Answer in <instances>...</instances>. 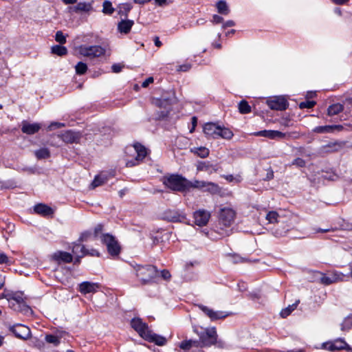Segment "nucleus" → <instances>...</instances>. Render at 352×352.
Listing matches in <instances>:
<instances>
[{"label": "nucleus", "instance_id": "nucleus-33", "mask_svg": "<svg viewBox=\"0 0 352 352\" xmlns=\"http://www.w3.org/2000/svg\"><path fill=\"white\" fill-rule=\"evenodd\" d=\"M344 110V105L340 103H335L329 106L327 109V115L333 116L338 115Z\"/></svg>", "mask_w": 352, "mask_h": 352}, {"label": "nucleus", "instance_id": "nucleus-58", "mask_svg": "<svg viewBox=\"0 0 352 352\" xmlns=\"http://www.w3.org/2000/svg\"><path fill=\"white\" fill-rule=\"evenodd\" d=\"M92 233L89 230H86L81 233L78 241L82 243L84 241H87L88 239L91 237Z\"/></svg>", "mask_w": 352, "mask_h": 352}, {"label": "nucleus", "instance_id": "nucleus-45", "mask_svg": "<svg viewBox=\"0 0 352 352\" xmlns=\"http://www.w3.org/2000/svg\"><path fill=\"white\" fill-rule=\"evenodd\" d=\"M85 250V246L84 245H82L80 242L78 241L74 243L72 249V252L74 255H80L84 253Z\"/></svg>", "mask_w": 352, "mask_h": 352}, {"label": "nucleus", "instance_id": "nucleus-24", "mask_svg": "<svg viewBox=\"0 0 352 352\" xmlns=\"http://www.w3.org/2000/svg\"><path fill=\"white\" fill-rule=\"evenodd\" d=\"M9 302V307L15 311L22 313L25 315L32 314L33 311L32 308L27 304H21L14 300Z\"/></svg>", "mask_w": 352, "mask_h": 352}, {"label": "nucleus", "instance_id": "nucleus-63", "mask_svg": "<svg viewBox=\"0 0 352 352\" xmlns=\"http://www.w3.org/2000/svg\"><path fill=\"white\" fill-rule=\"evenodd\" d=\"M10 263V260L7 255L3 252H0V264H8Z\"/></svg>", "mask_w": 352, "mask_h": 352}, {"label": "nucleus", "instance_id": "nucleus-7", "mask_svg": "<svg viewBox=\"0 0 352 352\" xmlns=\"http://www.w3.org/2000/svg\"><path fill=\"white\" fill-rule=\"evenodd\" d=\"M133 148L136 153V156L134 159L126 162V165L128 167H133L137 166L140 162L148 155L146 148L140 142H135L133 144Z\"/></svg>", "mask_w": 352, "mask_h": 352}, {"label": "nucleus", "instance_id": "nucleus-55", "mask_svg": "<svg viewBox=\"0 0 352 352\" xmlns=\"http://www.w3.org/2000/svg\"><path fill=\"white\" fill-rule=\"evenodd\" d=\"M55 40L60 44H65L67 42L66 37L61 31H57L55 35Z\"/></svg>", "mask_w": 352, "mask_h": 352}, {"label": "nucleus", "instance_id": "nucleus-48", "mask_svg": "<svg viewBox=\"0 0 352 352\" xmlns=\"http://www.w3.org/2000/svg\"><path fill=\"white\" fill-rule=\"evenodd\" d=\"M1 190L3 189H14L17 187L16 182L14 179H9L0 183Z\"/></svg>", "mask_w": 352, "mask_h": 352}, {"label": "nucleus", "instance_id": "nucleus-61", "mask_svg": "<svg viewBox=\"0 0 352 352\" xmlns=\"http://www.w3.org/2000/svg\"><path fill=\"white\" fill-rule=\"evenodd\" d=\"M269 130H262L256 132H254L250 135L256 137H265L268 138Z\"/></svg>", "mask_w": 352, "mask_h": 352}, {"label": "nucleus", "instance_id": "nucleus-15", "mask_svg": "<svg viewBox=\"0 0 352 352\" xmlns=\"http://www.w3.org/2000/svg\"><path fill=\"white\" fill-rule=\"evenodd\" d=\"M210 217V212L204 209H199L193 212L195 223L199 227L206 226Z\"/></svg>", "mask_w": 352, "mask_h": 352}, {"label": "nucleus", "instance_id": "nucleus-56", "mask_svg": "<svg viewBox=\"0 0 352 352\" xmlns=\"http://www.w3.org/2000/svg\"><path fill=\"white\" fill-rule=\"evenodd\" d=\"M179 346L182 350H190L192 348L191 340H184L182 341L179 343Z\"/></svg>", "mask_w": 352, "mask_h": 352}, {"label": "nucleus", "instance_id": "nucleus-49", "mask_svg": "<svg viewBox=\"0 0 352 352\" xmlns=\"http://www.w3.org/2000/svg\"><path fill=\"white\" fill-rule=\"evenodd\" d=\"M172 110L163 109L162 110L157 111L155 113V119L157 120H162L168 117Z\"/></svg>", "mask_w": 352, "mask_h": 352}, {"label": "nucleus", "instance_id": "nucleus-5", "mask_svg": "<svg viewBox=\"0 0 352 352\" xmlns=\"http://www.w3.org/2000/svg\"><path fill=\"white\" fill-rule=\"evenodd\" d=\"M162 219L171 223H187L186 214L179 210L166 209L162 214Z\"/></svg>", "mask_w": 352, "mask_h": 352}, {"label": "nucleus", "instance_id": "nucleus-62", "mask_svg": "<svg viewBox=\"0 0 352 352\" xmlns=\"http://www.w3.org/2000/svg\"><path fill=\"white\" fill-rule=\"evenodd\" d=\"M63 126H65V124L63 123L58 122H53L49 125L48 130L52 131L54 129H59Z\"/></svg>", "mask_w": 352, "mask_h": 352}, {"label": "nucleus", "instance_id": "nucleus-14", "mask_svg": "<svg viewBox=\"0 0 352 352\" xmlns=\"http://www.w3.org/2000/svg\"><path fill=\"white\" fill-rule=\"evenodd\" d=\"M345 146L344 142L341 141H334L329 142L327 144L322 146L319 148V153L320 155H325L331 153L338 152L342 148H343Z\"/></svg>", "mask_w": 352, "mask_h": 352}, {"label": "nucleus", "instance_id": "nucleus-4", "mask_svg": "<svg viewBox=\"0 0 352 352\" xmlns=\"http://www.w3.org/2000/svg\"><path fill=\"white\" fill-rule=\"evenodd\" d=\"M100 240L107 248L108 254L112 257H117L122 251V247L116 238L110 233L100 236Z\"/></svg>", "mask_w": 352, "mask_h": 352}, {"label": "nucleus", "instance_id": "nucleus-28", "mask_svg": "<svg viewBox=\"0 0 352 352\" xmlns=\"http://www.w3.org/2000/svg\"><path fill=\"white\" fill-rule=\"evenodd\" d=\"M5 298L7 299L8 302L14 300V302L21 304H27L25 300L24 293L23 292L18 291L14 292H8L7 294L5 295Z\"/></svg>", "mask_w": 352, "mask_h": 352}, {"label": "nucleus", "instance_id": "nucleus-46", "mask_svg": "<svg viewBox=\"0 0 352 352\" xmlns=\"http://www.w3.org/2000/svg\"><path fill=\"white\" fill-rule=\"evenodd\" d=\"M88 69L86 63L83 62H78L75 66V72L77 75L81 76L85 74Z\"/></svg>", "mask_w": 352, "mask_h": 352}, {"label": "nucleus", "instance_id": "nucleus-11", "mask_svg": "<svg viewBox=\"0 0 352 352\" xmlns=\"http://www.w3.org/2000/svg\"><path fill=\"white\" fill-rule=\"evenodd\" d=\"M9 331L14 336L21 340H28L31 337V331L30 328L21 324H16L9 327Z\"/></svg>", "mask_w": 352, "mask_h": 352}, {"label": "nucleus", "instance_id": "nucleus-2", "mask_svg": "<svg viewBox=\"0 0 352 352\" xmlns=\"http://www.w3.org/2000/svg\"><path fill=\"white\" fill-rule=\"evenodd\" d=\"M162 183L166 188L174 192H184L189 190L188 180L179 174L164 176Z\"/></svg>", "mask_w": 352, "mask_h": 352}, {"label": "nucleus", "instance_id": "nucleus-6", "mask_svg": "<svg viewBox=\"0 0 352 352\" xmlns=\"http://www.w3.org/2000/svg\"><path fill=\"white\" fill-rule=\"evenodd\" d=\"M105 52V49L100 45H81L79 47L80 54L85 57L98 58L104 56Z\"/></svg>", "mask_w": 352, "mask_h": 352}, {"label": "nucleus", "instance_id": "nucleus-39", "mask_svg": "<svg viewBox=\"0 0 352 352\" xmlns=\"http://www.w3.org/2000/svg\"><path fill=\"white\" fill-rule=\"evenodd\" d=\"M51 52L59 56H63L67 54L68 50L67 47L65 46L60 45H56L52 47Z\"/></svg>", "mask_w": 352, "mask_h": 352}, {"label": "nucleus", "instance_id": "nucleus-22", "mask_svg": "<svg viewBox=\"0 0 352 352\" xmlns=\"http://www.w3.org/2000/svg\"><path fill=\"white\" fill-rule=\"evenodd\" d=\"M41 129V124L40 123H30L27 120L22 122L21 131L23 133L27 135H34L39 131Z\"/></svg>", "mask_w": 352, "mask_h": 352}, {"label": "nucleus", "instance_id": "nucleus-41", "mask_svg": "<svg viewBox=\"0 0 352 352\" xmlns=\"http://www.w3.org/2000/svg\"><path fill=\"white\" fill-rule=\"evenodd\" d=\"M239 113L241 114H247L251 112V107L245 100H242L238 104Z\"/></svg>", "mask_w": 352, "mask_h": 352}, {"label": "nucleus", "instance_id": "nucleus-13", "mask_svg": "<svg viewBox=\"0 0 352 352\" xmlns=\"http://www.w3.org/2000/svg\"><path fill=\"white\" fill-rule=\"evenodd\" d=\"M175 101V94L173 93L171 95L166 96L163 94L160 98H154L153 104L160 109H166L172 110V105Z\"/></svg>", "mask_w": 352, "mask_h": 352}, {"label": "nucleus", "instance_id": "nucleus-19", "mask_svg": "<svg viewBox=\"0 0 352 352\" xmlns=\"http://www.w3.org/2000/svg\"><path fill=\"white\" fill-rule=\"evenodd\" d=\"M220 125L214 122H207L204 124L203 131L208 139H218Z\"/></svg>", "mask_w": 352, "mask_h": 352}, {"label": "nucleus", "instance_id": "nucleus-51", "mask_svg": "<svg viewBox=\"0 0 352 352\" xmlns=\"http://www.w3.org/2000/svg\"><path fill=\"white\" fill-rule=\"evenodd\" d=\"M278 217L279 215L276 211H270L266 215V219L268 220L270 223H276V224H278V222H280L278 220Z\"/></svg>", "mask_w": 352, "mask_h": 352}, {"label": "nucleus", "instance_id": "nucleus-43", "mask_svg": "<svg viewBox=\"0 0 352 352\" xmlns=\"http://www.w3.org/2000/svg\"><path fill=\"white\" fill-rule=\"evenodd\" d=\"M107 181V177L106 176H102L100 175H96L93 182H91V186L93 188L100 186L104 184Z\"/></svg>", "mask_w": 352, "mask_h": 352}, {"label": "nucleus", "instance_id": "nucleus-60", "mask_svg": "<svg viewBox=\"0 0 352 352\" xmlns=\"http://www.w3.org/2000/svg\"><path fill=\"white\" fill-rule=\"evenodd\" d=\"M199 308L211 320L213 309L203 305H199Z\"/></svg>", "mask_w": 352, "mask_h": 352}, {"label": "nucleus", "instance_id": "nucleus-26", "mask_svg": "<svg viewBox=\"0 0 352 352\" xmlns=\"http://www.w3.org/2000/svg\"><path fill=\"white\" fill-rule=\"evenodd\" d=\"M289 230L290 227L289 225L284 222H278V224L272 228V232L275 236L282 237L285 236Z\"/></svg>", "mask_w": 352, "mask_h": 352}, {"label": "nucleus", "instance_id": "nucleus-21", "mask_svg": "<svg viewBox=\"0 0 352 352\" xmlns=\"http://www.w3.org/2000/svg\"><path fill=\"white\" fill-rule=\"evenodd\" d=\"M100 288V285L97 283H91L89 281H84L79 284L78 291L84 295L90 293H96Z\"/></svg>", "mask_w": 352, "mask_h": 352}, {"label": "nucleus", "instance_id": "nucleus-12", "mask_svg": "<svg viewBox=\"0 0 352 352\" xmlns=\"http://www.w3.org/2000/svg\"><path fill=\"white\" fill-rule=\"evenodd\" d=\"M345 344L346 340L344 338H338L322 343L321 348L330 352H336L344 350Z\"/></svg>", "mask_w": 352, "mask_h": 352}, {"label": "nucleus", "instance_id": "nucleus-1", "mask_svg": "<svg viewBox=\"0 0 352 352\" xmlns=\"http://www.w3.org/2000/svg\"><path fill=\"white\" fill-rule=\"evenodd\" d=\"M193 331L201 340V343L204 348H210L214 346L218 349H224L226 346V342L223 340L219 339V336L216 327H214L201 328V331L195 328Z\"/></svg>", "mask_w": 352, "mask_h": 352}, {"label": "nucleus", "instance_id": "nucleus-35", "mask_svg": "<svg viewBox=\"0 0 352 352\" xmlns=\"http://www.w3.org/2000/svg\"><path fill=\"white\" fill-rule=\"evenodd\" d=\"M205 191H207L212 195H218L221 192V187L216 183L208 182Z\"/></svg>", "mask_w": 352, "mask_h": 352}, {"label": "nucleus", "instance_id": "nucleus-59", "mask_svg": "<svg viewBox=\"0 0 352 352\" xmlns=\"http://www.w3.org/2000/svg\"><path fill=\"white\" fill-rule=\"evenodd\" d=\"M292 165L296 166L299 168H303L306 166V162L300 157H297L292 161Z\"/></svg>", "mask_w": 352, "mask_h": 352}, {"label": "nucleus", "instance_id": "nucleus-23", "mask_svg": "<svg viewBox=\"0 0 352 352\" xmlns=\"http://www.w3.org/2000/svg\"><path fill=\"white\" fill-rule=\"evenodd\" d=\"M59 136L67 144L78 143L80 140V134L71 130L66 131Z\"/></svg>", "mask_w": 352, "mask_h": 352}, {"label": "nucleus", "instance_id": "nucleus-9", "mask_svg": "<svg viewBox=\"0 0 352 352\" xmlns=\"http://www.w3.org/2000/svg\"><path fill=\"white\" fill-rule=\"evenodd\" d=\"M267 106L272 110L285 111L289 107L287 100L282 96H274L267 100Z\"/></svg>", "mask_w": 352, "mask_h": 352}, {"label": "nucleus", "instance_id": "nucleus-64", "mask_svg": "<svg viewBox=\"0 0 352 352\" xmlns=\"http://www.w3.org/2000/svg\"><path fill=\"white\" fill-rule=\"evenodd\" d=\"M169 3L168 0H154V4L159 7H164Z\"/></svg>", "mask_w": 352, "mask_h": 352}, {"label": "nucleus", "instance_id": "nucleus-25", "mask_svg": "<svg viewBox=\"0 0 352 352\" xmlns=\"http://www.w3.org/2000/svg\"><path fill=\"white\" fill-rule=\"evenodd\" d=\"M34 211L35 213L44 217L52 216L54 212V210L50 206L45 204H36L34 206Z\"/></svg>", "mask_w": 352, "mask_h": 352}, {"label": "nucleus", "instance_id": "nucleus-16", "mask_svg": "<svg viewBox=\"0 0 352 352\" xmlns=\"http://www.w3.org/2000/svg\"><path fill=\"white\" fill-rule=\"evenodd\" d=\"M344 274L341 272L333 271L329 274H322L320 282L324 285H329L338 281L344 280Z\"/></svg>", "mask_w": 352, "mask_h": 352}, {"label": "nucleus", "instance_id": "nucleus-10", "mask_svg": "<svg viewBox=\"0 0 352 352\" xmlns=\"http://www.w3.org/2000/svg\"><path fill=\"white\" fill-rule=\"evenodd\" d=\"M130 324L142 339L146 337L148 332L151 330L148 324L143 322L142 319L138 317L132 318Z\"/></svg>", "mask_w": 352, "mask_h": 352}, {"label": "nucleus", "instance_id": "nucleus-53", "mask_svg": "<svg viewBox=\"0 0 352 352\" xmlns=\"http://www.w3.org/2000/svg\"><path fill=\"white\" fill-rule=\"evenodd\" d=\"M104 230V225L102 223H98L97 224L95 228H94L93 235L94 239H98L99 236L102 234V231Z\"/></svg>", "mask_w": 352, "mask_h": 352}, {"label": "nucleus", "instance_id": "nucleus-50", "mask_svg": "<svg viewBox=\"0 0 352 352\" xmlns=\"http://www.w3.org/2000/svg\"><path fill=\"white\" fill-rule=\"evenodd\" d=\"M207 183H208V182H205V181L195 180L194 182H191L188 181V184L190 185L189 189L190 188H198V189L205 188L206 187Z\"/></svg>", "mask_w": 352, "mask_h": 352}, {"label": "nucleus", "instance_id": "nucleus-8", "mask_svg": "<svg viewBox=\"0 0 352 352\" xmlns=\"http://www.w3.org/2000/svg\"><path fill=\"white\" fill-rule=\"evenodd\" d=\"M236 216L235 211L230 208H223L220 210L219 216V224L229 227L233 223Z\"/></svg>", "mask_w": 352, "mask_h": 352}, {"label": "nucleus", "instance_id": "nucleus-30", "mask_svg": "<svg viewBox=\"0 0 352 352\" xmlns=\"http://www.w3.org/2000/svg\"><path fill=\"white\" fill-rule=\"evenodd\" d=\"M133 6L130 3H120L117 7L118 14L127 19Z\"/></svg>", "mask_w": 352, "mask_h": 352}, {"label": "nucleus", "instance_id": "nucleus-3", "mask_svg": "<svg viewBox=\"0 0 352 352\" xmlns=\"http://www.w3.org/2000/svg\"><path fill=\"white\" fill-rule=\"evenodd\" d=\"M133 268L142 285L153 282L158 272L157 267L153 265H136Z\"/></svg>", "mask_w": 352, "mask_h": 352}, {"label": "nucleus", "instance_id": "nucleus-27", "mask_svg": "<svg viewBox=\"0 0 352 352\" xmlns=\"http://www.w3.org/2000/svg\"><path fill=\"white\" fill-rule=\"evenodd\" d=\"M134 25V21L131 19H122L118 23V30L121 34H129L133 25Z\"/></svg>", "mask_w": 352, "mask_h": 352}, {"label": "nucleus", "instance_id": "nucleus-17", "mask_svg": "<svg viewBox=\"0 0 352 352\" xmlns=\"http://www.w3.org/2000/svg\"><path fill=\"white\" fill-rule=\"evenodd\" d=\"M197 171L207 172L211 175L214 173H218L222 170V167L219 164H213L209 161H200L197 164Z\"/></svg>", "mask_w": 352, "mask_h": 352}, {"label": "nucleus", "instance_id": "nucleus-40", "mask_svg": "<svg viewBox=\"0 0 352 352\" xmlns=\"http://www.w3.org/2000/svg\"><path fill=\"white\" fill-rule=\"evenodd\" d=\"M352 328V314L346 316L340 324L342 331H349Z\"/></svg>", "mask_w": 352, "mask_h": 352}, {"label": "nucleus", "instance_id": "nucleus-57", "mask_svg": "<svg viewBox=\"0 0 352 352\" xmlns=\"http://www.w3.org/2000/svg\"><path fill=\"white\" fill-rule=\"evenodd\" d=\"M83 255L85 256H96L100 257V253L96 249L88 250L85 248V250L84 251Z\"/></svg>", "mask_w": 352, "mask_h": 352}, {"label": "nucleus", "instance_id": "nucleus-32", "mask_svg": "<svg viewBox=\"0 0 352 352\" xmlns=\"http://www.w3.org/2000/svg\"><path fill=\"white\" fill-rule=\"evenodd\" d=\"M71 9L76 13L80 12H88L92 10V5L90 3L79 2Z\"/></svg>", "mask_w": 352, "mask_h": 352}, {"label": "nucleus", "instance_id": "nucleus-54", "mask_svg": "<svg viewBox=\"0 0 352 352\" xmlns=\"http://www.w3.org/2000/svg\"><path fill=\"white\" fill-rule=\"evenodd\" d=\"M316 104V102L314 100H305L299 103V108L303 109H311Z\"/></svg>", "mask_w": 352, "mask_h": 352}, {"label": "nucleus", "instance_id": "nucleus-38", "mask_svg": "<svg viewBox=\"0 0 352 352\" xmlns=\"http://www.w3.org/2000/svg\"><path fill=\"white\" fill-rule=\"evenodd\" d=\"M234 135L233 132L228 128L224 126H219V131L218 134V138H222L226 140H230Z\"/></svg>", "mask_w": 352, "mask_h": 352}, {"label": "nucleus", "instance_id": "nucleus-44", "mask_svg": "<svg viewBox=\"0 0 352 352\" xmlns=\"http://www.w3.org/2000/svg\"><path fill=\"white\" fill-rule=\"evenodd\" d=\"M115 11L112 3L110 1L105 0L102 3V12L106 15H111Z\"/></svg>", "mask_w": 352, "mask_h": 352}, {"label": "nucleus", "instance_id": "nucleus-29", "mask_svg": "<svg viewBox=\"0 0 352 352\" xmlns=\"http://www.w3.org/2000/svg\"><path fill=\"white\" fill-rule=\"evenodd\" d=\"M343 129L342 125H325L318 126L313 129L312 131L316 133H331L334 129L341 131Z\"/></svg>", "mask_w": 352, "mask_h": 352}, {"label": "nucleus", "instance_id": "nucleus-31", "mask_svg": "<svg viewBox=\"0 0 352 352\" xmlns=\"http://www.w3.org/2000/svg\"><path fill=\"white\" fill-rule=\"evenodd\" d=\"M190 152L201 158H206L210 154V150L206 146L193 147L190 149Z\"/></svg>", "mask_w": 352, "mask_h": 352}, {"label": "nucleus", "instance_id": "nucleus-52", "mask_svg": "<svg viewBox=\"0 0 352 352\" xmlns=\"http://www.w3.org/2000/svg\"><path fill=\"white\" fill-rule=\"evenodd\" d=\"M228 316V314H226L224 311L213 310L211 320L214 321L219 319H223Z\"/></svg>", "mask_w": 352, "mask_h": 352}, {"label": "nucleus", "instance_id": "nucleus-37", "mask_svg": "<svg viewBox=\"0 0 352 352\" xmlns=\"http://www.w3.org/2000/svg\"><path fill=\"white\" fill-rule=\"evenodd\" d=\"M34 155L37 160H45L50 157V151L47 148H41L34 151Z\"/></svg>", "mask_w": 352, "mask_h": 352}, {"label": "nucleus", "instance_id": "nucleus-34", "mask_svg": "<svg viewBox=\"0 0 352 352\" xmlns=\"http://www.w3.org/2000/svg\"><path fill=\"white\" fill-rule=\"evenodd\" d=\"M216 7L217 12L221 14L228 15L230 13V9L226 1H219L216 4Z\"/></svg>", "mask_w": 352, "mask_h": 352}, {"label": "nucleus", "instance_id": "nucleus-18", "mask_svg": "<svg viewBox=\"0 0 352 352\" xmlns=\"http://www.w3.org/2000/svg\"><path fill=\"white\" fill-rule=\"evenodd\" d=\"M52 259L58 265L70 263L73 261V255L67 252L58 250L52 255Z\"/></svg>", "mask_w": 352, "mask_h": 352}, {"label": "nucleus", "instance_id": "nucleus-36", "mask_svg": "<svg viewBox=\"0 0 352 352\" xmlns=\"http://www.w3.org/2000/svg\"><path fill=\"white\" fill-rule=\"evenodd\" d=\"M299 302H300V300H298L292 305H290L288 307H287L286 308L283 309L280 313V316L283 318H285L287 316H289L292 314V312L296 309Z\"/></svg>", "mask_w": 352, "mask_h": 352}, {"label": "nucleus", "instance_id": "nucleus-20", "mask_svg": "<svg viewBox=\"0 0 352 352\" xmlns=\"http://www.w3.org/2000/svg\"><path fill=\"white\" fill-rule=\"evenodd\" d=\"M144 340L150 343H154L160 346H164L167 343V339L164 336L157 334L152 330H150L149 332H148Z\"/></svg>", "mask_w": 352, "mask_h": 352}, {"label": "nucleus", "instance_id": "nucleus-47", "mask_svg": "<svg viewBox=\"0 0 352 352\" xmlns=\"http://www.w3.org/2000/svg\"><path fill=\"white\" fill-rule=\"evenodd\" d=\"M46 342L52 344L54 346H58L60 344V338L58 336L54 334H47L45 336Z\"/></svg>", "mask_w": 352, "mask_h": 352}, {"label": "nucleus", "instance_id": "nucleus-42", "mask_svg": "<svg viewBox=\"0 0 352 352\" xmlns=\"http://www.w3.org/2000/svg\"><path fill=\"white\" fill-rule=\"evenodd\" d=\"M289 137V135L287 133H283L279 131L276 130H269L268 138L271 140L276 139H283L286 137Z\"/></svg>", "mask_w": 352, "mask_h": 352}]
</instances>
